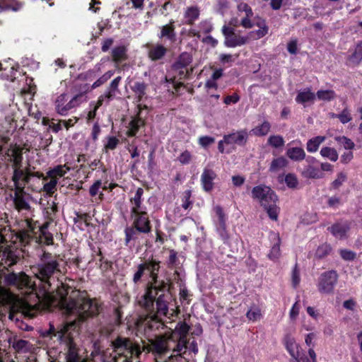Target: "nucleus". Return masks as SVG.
<instances>
[{
    "label": "nucleus",
    "mask_w": 362,
    "mask_h": 362,
    "mask_svg": "<svg viewBox=\"0 0 362 362\" xmlns=\"http://www.w3.org/2000/svg\"><path fill=\"white\" fill-rule=\"evenodd\" d=\"M33 270L41 284L38 289L36 283L32 281L23 272L8 274L5 277L7 285L25 289L29 293H35L37 303H22V313L25 315L33 317L40 309L52 310L54 308H59L65 313H73L79 316H84V313L87 312L92 315L98 312V302L87 298L85 292L72 290L69 293V288L62 283L61 286H57L56 293L51 291V278L60 272L58 261L51 254L45 252L41 257L40 263L33 267Z\"/></svg>",
    "instance_id": "obj_1"
},
{
    "label": "nucleus",
    "mask_w": 362,
    "mask_h": 362,
    "mask_svg": "<svg viewBox=\"0 0 362 362\" xmlns=\"http://www.w3.org/2000/svg\"><path fill=\"white\" fill-rule=\"evenodd\" d=\"M159 264V262L153 259L143 264L145 265L144 275H148L151 281L141 300H139V304L148 313L144 323L150 329H158L162 325L161 317L167 315L168 300L170 299L169 294L163 293L160 288V284L157 281Z\"/></svg>",
    "instance_id": "obj_2"
},
{
    "label": "nucleus",
    "mask_w": 362,
    "mask_h": 362,
    "mask_svg": "<svg viewBox=\"0 0 362 362\" xmlns=\"http://www.w3.org/2000/svg\"><path fill=\"white\" fill-rule=\"evenodd\" d=\"M98 311H100V308L98 309ZM98 313L99 312L92 315L87 312V313H84V316H79L73 313H67L68 315H74L76 319L62 326V327L57 332H55L54 327L52 325H50L49 329L47 331L44 332L42 335L44 337L53 335L57 337L59 341L64 342L66 344L68 348L66 362H88L87 360L81 359L79 358L76 345L73 342L72 332L76 330L77 325L79 322L85 320L90 316H94Z\"/></svg>",
    "instance_id": "obj_3"
},
{
    "label": "nucleus",
    "mask_w": 362,
    "mask_h": 362,
    "mask_svg": "<svg viewBox=\"0 0 362 362\" xmlns=\"http://www.w3.org/2000/svg\"><path fill=\"white\" fill-rule=\"evenodd\" d=\"M252 197L260 203L272 220H278L280 212L276 205L278 198L270 187L263 185L256 186L252 190Z\"/></svg>",
    "instance_id": "obj_4"
},
{
    "label": "nucleus",
    "mask_w": 362,
    "mask_h": 362,
    "mask_svg": "<svg viewBox=\"0 0 362 362\" xmlns=\"http://www.w3.org/2000/svg\"><path fill=\"white\" fill-rule=\"evenodd\" d=\"M8 160L13 163V181L16 189L19 192H21L25 187V185L29 182L30 173H25L21 169L22 163V149L17 146H11L6 153Z\"/></svg>",
    "instance_id": "obj_5"
},
{
    "label": "nucleus",
    "mask_w": 362,
    "mask_h": 362,
    "mask_svg": "<svg viewBox=\"0 0 362 362\" xmlns=\"http://www.w3.org/2000/svg\"><path fill=\"white\" fill-rule=\"evenodd\" d=\"M112 346L114 362H132L134 357L139 358L141 354L139 346L126 338L118 337L112 342Z\"/></svg>",
    "instance_id": "obj_6"
},
{
    "label": "nucleus",
    "mask_w": 362,
    "mask_h": 362,
    "mask_svg": "<svg viewBox=\"0 0 362 362\" xmlns=\"http://www.w3.org/2000/svg\"><path fill=\"white\" fill-rule=\"evenodd\" d=\"M86 101L87 96L84 93H78L73 97L67 93H62L54 100L55 110L58 114L66 116L72 109Z\"/></svg>",
    "instance_id": "obj_7"
},
{
    "label": "nucleus",
    "mask_w": 362,
    "mask_h": 362,
    "mask_svg": "<svg viewBox=\"0 0 362 362\" xmlns=\"http://www.w3.org/2000/svg\"><path fill=\"white\" fill-rule=\"evenodd\" d=\"M249 133L247 129H240L233 132L223 136V139L219 141L218 148L220 152H228L226 148V145H238L244 146L248 139Z\"/></svg>",
    "instance_id": "obj_8"
},
{
    "label": "nucleus",
    "mask_w": 362,
    "mask_h": 362,
    "mask_svg": "<svg viewBox=\"0 0 362 362\" xmlns=\"http://www.w3.org/2000/svg\"><path fill=\"white\" fill-rule=\"evenodd\" d=\"M222 33L225 37L224 45L227 47L242 46L249 42L247 35L243 36L236 34L234 29L229 25H223Z\"/></svg>",
    "instance_id": "obj_9"
},
{
    "label": "nucleus",
    "mask_w": 362,
    "mask_h": 362,
    "mask_svg": "<svg viewBox=\"0 0 362 362\" xmlns=\"http://www.w3.org/2000/svg\"><path fill=\"white\" fill-rule=\"evenodd\" d=\"M338 275L334 271H328L321 274L317 288L322 293H332L337 282Z\"/></svg>",
    "instance_id": "obj_10"
},
{
    "label": "nucleus",
    "mask_w": 362,
    "mask_h": 362,
    "mask_svg": "<svg viewBox=\"0 0 362 362\" xmlns=\"http://www.w3.org/2000/svg\"><path fill=\"white\" fill-rule=\"evenodd\" d=\"M238 9L240 13V16H243L240 21L237 18L232 19L230 22V25L233 26H237L239 23L245 28H251L254 24L252 23L251 18L253 16V12L251 8L245 3H240L238 6Z\"/></svg>",
    "instance_id": "obj_11"
},
{
    "label": "nucleus",
    "mask_w": 362,
    "mask_h": 362,
    "mask_svg": "<svg viewBox=\"0 0 362 362\" xmlns=\"http://www.w3.org/2000/svg\"><path fill=\"white\" fill-rule=\"evenodd\" d=\"M215 213L216 220L215 225L216 230L220 236L223 239H228V233L226 230V216L223 212L222 207L216 205L213 208Z\"/></svg>",
    "instance_id": "obj_12"
},
{
    "label": "nucleus",
    "mask_w": 362,
    "mask_h": 362,
    "mask_svg": "<svg viewBox=\"0 0 362 362\" xmlns=\"http://www.w3.org/2000/svg\"><path fill=\"white\" fill-rule=\"evenodd\" d=\"M133 218V226L140 231V233H148L151 231L150 221L147 216L146 211L144 213L131 214Z\"/></svg>",
    "instance_id": "obj_13"
},
{
    "label": "nucleus",
    "mask_w": 362,
    "mask_h": 362,
    "mask_svg": "<svg viewBox=\"0 0 362 362\" xmlns=\"http://www.w3.org/2000/svg\"><path fill=\"white\" fill-rule=\"evenodd\" d=\"M144 189L139 187L136 189L134 194L130 197V209L132 213H144L146 209L142 205V196Z\"/></svg>",
    "instance_id": "obj_14"
},
{
    "label": "nucleus",
    "mask_w": 362,
    "mask_h": 362,
    "mask_svg": "<svg viewBox=\"0 0 362 362\" xmlns=\"http://www.w3.org/2000/svg\"><path fill=\"white\" fill-rule=\"evenodd\" d=\"M150 341L151 344L148 349V351L160 355L164 354L168 349V340L165 336H158Z\"/></svg>",
    "instance_id": "obj_15"
},
{
    "label": "nucleus",
    "mask_w": 362,
    "mask_h": 362,
    "mask_svg": "<svg viewBox=\"0 0 362 362\" xmlns=\"http://www.w3.org/2000/svg\"><path fill=\"white\" fill-rule=\"evenodd\" d=\"M284 344L290 355L298 361L301 356V350L295 339L290 335H286L284 338Z\"/></svg>",
    "instance_id": "obj_16"
},
{
    "label": "nucleus",
    "mask_w": 362,
    "mask_h": 362,
    "mask_svg": "<svg viewBox=\"0 0 362 362\" xmlns=\"http://www.w3.org/2000/svg\"><path fill=\"white\" fill-rule=\"evenodd\" d=\"M216 177L215 172L211 169L205 168L201 176V182L203 189L206 192H210L214 188V180Z\"/></svg>",
    "instance_id": "obj_17"
},
{
    "label": "nucleus",
    "mask_w": 362,
    "mask_h": 362,
    "mask_svg": "<svg viewBox=\"0 0 362 362\" xmlns=\"http://www.w3.org/2000/svg\"><path fill=\"white\" fill-rule=\"evenodd\" d=\"M255 25L259 27V29L252 30L247 35L248 41L260 39L265 36L268 33V27L264 20L259 19L255 23Z\"/></svg>",
    "instance_id": "obj_18"
},
{
    "label": "nucleus",
    "mask_w": 362,
    "mask_h": 362,
    "mask_svg": "<svg viewBox=\"0 0 362 362\" xmlns=\"http://www.w3.org/2000/svg\"><path fill=\"white\" fill-rule=\"evenodd\" d=\"M137 107L139 109L138 117L132 119L129 123V129L128 130V135L130 136H135L139 129L144 124V122L139 117V115L141 114V110L143 108H146V106H142L141 104L139 103L137 105Z\"/></svg>",
    "instance_id": "obj_19"
},
{
    "label": "nucleus",
    "mask_w": 362,
    "mask_h": 362,
    "mask_svg": "<svg viewBox=\"0 0 362 362\" xmlns=\"http://www.w3.org/2000/svg\"><path fill=\"white\" fill-rule=\"evenodd\" d=\"M270 240L274 242V245L268 254V257L272 261H276L281 256L280 238L278 234L273 233L270 235Z\"/></svg>",
    "instance_id": "obj_20"
},
{
    "label": "nucleus",
    "mask_w": 362,
    "mask_h": 362,
    "mask_svg": "<svg viewBox=\"0 0 362 362\" xmlns=\"http://www.w3.org/2000/svg\"><path fill=\"white\" fill-rule=\"evenodd\" d=\"M329 230L335 238L342 239L346 236L349 226L347 223H337L329 228Z\"/></svg>",
    "instance_id": "obj_21"
},
{
    "label": "nucleus",
    "mask_w": 362,
    "mask_h": 362,
    "mask_svg": "<svg viewBox=\"0 0 362 362\" xmlns=\"http://www.w3.org/2000/svg\"><path fill=\"white\" fill-rule=\"evenodd\" d=\"M189 329V327L185 322H179L168 337V339L175 340V339L177 338L186 339Z\"/></svg>",
    "instance_id": "obj_22"
},
{
    "label": "nucleus",
    "mask_w": 362,
    "mask_h": 362,
    "mask_svg": "<svg viewBox=\"0 0 362 362\" xmlns=\"http://www.w3.org/2000/svg\"><path fill=\"white\" fill-rule=\"evenodd\" d=\"M200 14L199 8L197 6H192L187 7L184 13V21L187 24H192L198 19Z\"/></svg>",
    "instance_id": "obj_23"
},
{
    "label": "nucleus",
    "mask_w": 362,
    "mask_h": 362,
    "mask_svg": "<svg viewBox=\"0 0 362 362\" xmlns=\"http://www.w3.org/2000/svg\"><path fill=\"white\" fill-rule=\"evenodd\" d=\"M49 223L45 222L42 226H39L40 242L46 245H52L53 243L52 235L47 231Z\"/></svg>",
    "instance_id": "obj_24"
},
{
    "label": "nucleus",
    "mask_w": 362,
    "mask_h": 362,
    "mask_svg": "<svg viewBox=\"0 0 362 362\" xmlns=\"http://www.w3.org/2000/svg\"><path fill=\"white\" fill-rule=\"evenodd\" d=\"M166 51V48L162 45H153L148 49V57L153 61L160 59L165 54Z\"/></svg>",
    "instance_id": "obj_25"
},
{
    "label": "nucleus",
    "mask_w": 362,
    "mask_h": 362,
    "mask_svg": "<svg viewBox=\"0 0 362 362\" xmlns=\"http://www.w3.org/2000/svg\"><path fill=\"white\" fill-rule=\"evenodd\" d=\"M286 156L292 160L300 161L305 158V153L301 147H290L286 151Z\"/></svg>",
    "instance_id": "obj_26"
},
{
    "label": "nucleus",
    "mask_w": 362,
    "mask_h": 362,
    "mask_svg": "<svg viewBox=\"0 0 362 362\" xmlns=\"http://www.w3.org/2000/svg\"><path fill=\"white\" fill-rule=\"evenodd\" d=\"M271 129V124L267 121H264L260 124L252 128L250 134L257 136H263L267 135Z\"/></svg>",
    "instance_id": "obj_27"
},
{
    "label": "nucleus",
    "mask_w": 362,
    "mask_h": 362,
    "mask_svg": "<svg viewBox=\"0 0 362 362\" xmlns=\"http://www.w3.org/2000/svg\"><path fill=\"white\" fill-rule=\"evenodd\" d=\"M362 60V42L358 43L354 49V53L347 59V64L350 66L358 64Z\"/></svg>",
    "instance_id": "obj_28"
},
{
    "label": "nucleus",
    "mask_w": 362,
    "mask_h": 362,
    "mask_svg": "<svg viewBox=\"0 0 362 362\" xmlns=\"http://www.w3.org/2000/svg\"><path fill=\"white\" fill-rule=\"evenodd\" d=\"M315 98V95L310 89L300 91L296 98V102L300 104L313 102Z\"/></svg>",
    "instance_id": "obj_29"
},
{
    "label": "nucleus",
    "mask_w": 362,
    "mask_h": 362,
    "mask_svg": "<svg viewBox=\"0 0 362 362\" xmlns=\"http://www.w3.org/2000/svg\"><path fill=\"white\" fill-rule=\"evenodd\" d=\"M325 136H317L314 138L309 139L307 142L306 148L310 153H314L317 151L320 145L324 142Z\"/></svg>",
    "instance_id": "obj_30"
},
{
    "label": "nucleus",
    "mask_w": 362,
    "mask_h": 362,
    "mask_svg": "<svg viewBox=\"0 0 362 362\" xmlns=\"http://www.w3.org/2000/svg\"><path fill=\"white\" fill-rule=\"evenodd\" d=\"M173 22H170V24L165 25L161 27L160 34L159 35L160 38L167 37L169 40L173 42L175 39V28L173 25Z\"/></svg>",
    "instance_id": "obj_31"
},
{
    "label": "nucleus",
    "mask_w": 362,
    "mask_h": 362,
    "mask_svg": "<svg viewBox=\"0 0 362 362\" xmlns=\"http://www.w3.org/2000/svg\"><path fill=\"white\" fill-rule=\"evenodd\" d=\"M302 175L304 177L313 179H318L322 177V174L321 173L320 170L310 165H308L306 167H305L302 172Z\"/></svg>",
    "instance_id": "obj_32"
},
{
    "label": "nucleus",
    "mask_w": 362,
    "mask_h": 362,
    "mask_svg": "<svg viewBox=\"0 0 362 362\" xmlns=\"http://www.w3.org/2000/svg\"><path fill=\"white\" fill-rule=\"evenodd\" d=\"M69 170L70 168L66 166V165H59L56 166L53 169L49 170L47 174L48 177L57 179V177H61L64 176L68 171H69Z\"/></svg>",
    "instance_id": "obj_33"
},
{
    "label": "nucleus",
    "mask_w": 362,
    "mask_h": 362,
    "mask_svg": "<svg viewBox=\"0 0 362 362\" xmlns=\"http://www.w3.org/2000/svg\"><path fill=\"white\" fill-rule=\"evenodd\" d=\"M146 85L143 82H136L132 87V90L135 93L137 102L140 103L146 96Z\"/></svg>",
    "instance_id": "obj_34"
},
{
    "label": "nucleus",
    "mask_w": 362,
    "mask_h": 362,
    "mask_svg": "<svg viewBox=\"0 0 362 362\" xmlns=\"http://www.w3.org/2000/svg\"><path fill=\"white\" fill-rule=\"evenodd\" d=\"M127 49L124 46H118L112 51L113 60L115 62H122L127 58Z\"/></svg>",
    "instance_id": "obj_35"
},
{
    "label": "nucleus",
    "mask_w": 362,
    "mask_h": 362,
    "mask_svg": "<svg viewBox=\"0 0 362 362\" xmlns=\"http://www.w3.org/2000/svg\"><path fill=\"white\" fill-rule=\"evenodd\" d=\"M320 155L331 161L335 162L337 160L339 156L337 151L331 147H323L320 150Z\"/></svg>",
    "instance_id": "obj_36"
},
{
    "label": "nucleus",
    "mask_w": 362,
    "mask_h": 362,
    "mask_svg": "<svg viewBox=\"0 0 362 362\" xmlns=\"http://www.w3.org/2000/svg\"><path fill=\"white\" fill-rule=\"evenodd\" d=\"M288 160L283 156L274 159L270 165L269 170L276 172L285 168L288 165Z\"/></svg>",
    "instance_id": "obj_37"
},
{
    "label": "nucleus",
    "mask_w": 362,
    "mask_h": 362,
    "mask_svg": "<svg viewBox=\"0 0 362 362\" xmlns=\"http://www.w3.org/2000/svg\"><path fill=\"white\" fill-rule=\"evenodd\" d=\"M14 204L16 208L18 211L28 210L30 209L28 203L25 200L23 197L20 194V192L18 191V192L16 193V196L14 198Z\"/></svg>",
    "instance_id": "obj_38"
},
{
    "label": "nucleus",
    "mask_w": 362,
    "mask_h": 362,
    "mask_svg": "<svg viewBox=\"0 0 362 362\" xmlns=\"http://www.w3.org/2000/svg\"><path fill=\"white\" fill-rule=\"evenodd\" d=\"M246 316L249 320L257 321L262 318L261 310L257 306L251 307L247 312Z\"/></svg>",
    "instance_id": "obj_39"
},
{
    "label": "nucleus",
    "mask_w": 362,
    "mask_h": 362,
    "mask_svg": "<svg viewBox=\"0 0 362 362\" xmlns=\"http://www.w3.org/2000/svg\"><path fill=\"white\" fill-rule=\"evenodd\" d=\"M335 93L332 90H320L317 92L316 96L320 100L329 101L335 98Z\"/></svg>",
    "instance_id": "obj_40"
},
{
    "label": "nucleus",
    "mask_w": 362,
    "mask_h": 362,
    "mask_svg": "<svg viewBox=\"0 0 362 362\" xmlns=\"http://www.w3.org/2000/svg\"><path fill=\"white\" fill-rule=\"evenodd\" d=\"M140 231L136 228L128 227L125 229V241L128 244L131 240H136L139 237Z\"/></svg>",
    "instance_id": "obj_41"
},
{
    "label": "nucleus",
    "mask_w": 362,
    "mask_h": 362,
    "mask_svg": "<svg viewBox=\"0 0 362 362\" xmlns=\"http://www.w3.org/2000/svg\"><path fill=\"white\" fill-rule=\"evenodd\" d=\"M121 79L122 78L120 76H117L112 81L109 87V90L105 94L103 95L105 96V99H110L114 95L115 91L117 89Z\"/></svg>",
    "instance_id": "obj_42"
},
{
    "label": "nucleus",
    "mask_w": 362,
    "mask_h": 362,
    "mask_svg": "<svg viewBox=\"0 0 362 362\" xmlns=\"http://www.w3.org/2000/svg\"><path fill=\"white\" fill-rule=\"evenodd\" d=\"M268 144L274 148H281L284 145V139L281 136L272 135L268 139Z\"/></svg>",
    "instance_id": "obj_43"
},
{
    "label": "nucleus",
    "mask_w": 362,
    "mask_h": 362,
    "mask_svg": "<svg viewBox=\"0 0 362 362\" xmlns=\"http://www.w3.org/2000/svg\"><path fill=\"white\" fill-rule=\"evenodd\" d=\"M10 250L8 245L2 234H0V257L1 259L9 256Z\"/></svg>",
    "instance_id": "obj_44"
},
{
    "label": "nucleus",
    "mask_w": 362,
    "mask_h": 362,
    "mask_svg": "<svg viewBox=\"0 0 362 362\" xmlns=\"http://www.w3.org/2000/svg\"><path fill=\"white\" fill-rule=\"evenodd\" d=\"M335 140L338 142V144L342 146L345 149L351 150L354 148V143L349 138L343 136H337L335 137Z\"/></svg>",
    "instance_id": "obj_45"
},
{
    "label": "nucleus",
    "mask_w": 362,
    "mask_h": 362,
    "mask_svg": "<svg viewBox=\"0 0 362 362\" xmlns=\"http://www.w3.org/2000/svg\"><path fill=\"white\" fill-rule=\"evenodd\" d=\"M193 156L187 150L182 151L177 157V160L182 165H187L192 160Z\"/></svg>",
    "instance_id": "obj_46"
},
{
    "label": "nucleus",
    "mask_w": 362,
    "mask_h": 362,
    "mask_svg": "<svg viewBox=\"0 0 362 362\" xmlns=\"http://www.w3.org/2000/svg\"><path fill=\"white\" fill-rule=\"evenodd\" d=\"M114 74V71H108L95 81L92 86L93 88L99 87L109 80Z\"/></svg>",
    "instance_id": "obj_47"
},
{
    "label": "nucleus",
    "mask_w": 362,
    "mask_h": 362,
    "mask_svg": "<svg viewBox=\"0 0 362 362\" xmlns=\"http://www.w3.org/2000/svg\"><path fill=\"white\" fill-rule=\"evenodd\" d=\"M337 117L342 124H346L352 119L351 114L348 108H344Z\"/></svg>",
    "instance_id": "obj_48"
},
{
    "label": "nucleus",
    "mask_w": 362,
    "mask_h": 362,
    "mask_svg": "<svg viewBox=\"0 0 362 362\" xmlns=\"http://www.w3.org/2000/svg\"><path fill=\"white\" fill-rule=\"evenodd\" d=\"M347 175L344 172H340L337 174L336 179L332 182V187L334 189L339 188L344 182H346Z\"/></svg>",
    "instance_id": "obj_49"
},
{
    "label": "nucleus",
    "mask_w": 362,
    "mask_h": 362,
    "mask_svg": "<svg viewBox=\"0 0 362 362\" xmlns=\"http://www.w3.org/2000/svg\"><path fill=\"white\" fill-rule=\"evenodd\" d=\"M13 347L17 351L25 352L28 349V342L23 339H19L13 343Z\"/></svg>",
    "instance_id": "obj_50"
},
{
    "label": "nucleus",
    "mask_w": 362,
    "mask_h": 362,
    "mask_svg": "<svg viewBox=\"0 0 362 362\" xmlns=\"http://www.w3.org/2000/svg\"><path fill=\"white\" fill-rule=\"evenodd\" d=\"M191 55L187 52H184L182 54H180L177 63L180 67H185L189 65L191 63Z\"/></svg>",
    "instance_id": "obj_51"
},
{
    "label": "nucleus",
    "mask_w": 362,
    "mask_h": 362,
    "mask_svg": "<svg viewBox=\"0 0 362 362\" xmlns=\"http://www.w3.org/2000/svg\"><path fill=\"white\" fill-rule=\"evenodd\" d=\"M285 182L289 188H296L298 184L297 177L292 173H288L285 176Z\"/></svg>",
    "instance_id": "obj_52"
},
{
    "label": "nucleus",
    "mask_w": 362,
    "mask_h": 362,
    "mask_svg": "<svg viewBox=\"0 0 362 362\" xmlns=\"http://www.w3.org/2000/svg\"><path fill=\"white\" fill-rule=\"evenodd\" d=\"M300 281V272L297 267V264L295 265L292 274H291V282L294 288L297 287Z\"/></svg>",
    "instance_id": "obj_53"
},
{
    "label": "nucleus",
    "mask_w": 362,
    "mask_h": 362,
    "mask_svg": "<svg viewBox=\"0 0 362 362\" xmlns=\"http://www.w3.org/2000/svg\"><path fill=\"white\" fill-rule=\"evenodd\" d=\"M104 100H105L104 95H100L99 97V98L97 101V103L95 105L93 109L92 110L89 111V112L88 114V119H89V120L93 119L95 117L96 111L98 109V107L103 105Z\"/></svg>",
    "instance_id": "obj_54"
},
{
    "label": "nucleus",
    "mask_w": 362,
    "mask_h": 362,
    "mask_svg": "<svg viewBox=\"0 0 362 362\" xmlns=\"http://www.w3.org/2000/svg\"><path fill=\"white\" fill-rule=\"evenodd\" d=\"M119 144V139L115 136H109L107 138V143L105 144L106 150L115 149Z\"/></svg>",
    "instance_id": "obj_55"
},
{
    "label": "nucleus",
    "mask_w": 362,
    "mask_h": 362,
    "mask_svg": "<svg viewBox=\"0 0 362 362\" xmlns=\"http://www.w3.org/2000/svg\"><path fill=\"white\" fill-rule=\"evenodd\" d=\"M57 185V180L51 178V180L49 182L44 185L43 189L47 193L52 194L55 190Z\"/></svg>",
    "instance_id": "obj_56"
},
{
    "label": "nucleus",
    "mask_w": 362,
    "mask_h": 362,
    "mask_svg": "<svg viewBox=\"0 0 362 362\" xmlns=\"http://www.w3.org/2000/svg\"><path fill=\"white\" fill-rule=\"evenodd\" d=\"M238 57V54L233 56L232 54H221L219 56V59L223 64H226L233 62Z\"/></svg>",
    "instance_id": "obj_57"
},
{
    "label": "nucleus",
    "mask_w": 362,
    "mask_h": 362,
    "mask_svg": "<svg viewBox=\"0 0 362 362\" xmlns=\"http://www.w3.org/2000/svg\"><path fill=\"white\" fill-rule=\"evenodd\" d=\"M287 50L291 54H296L298 52V40L292 39L287 44Z\"/></svg>",
    "instance_id": "obj_58"
},
{
    "label": "nucleus",
    "mask_w": 362,
    "mask_h": 362,
    "mask_svg": "<svg viewBox=\"0 0 362 362\" xmlns=\"http://www.w3.org/2000/svg\"><path fill=\"white\" fill-rule=\"evenodd\" d=\"M144 274H145V265H143V264H141L139 265L138 269L134 275V277H133L134 282L135 284H136L138 281H139L141 278L144 275Z\"/></svg>",
    "instance_id": "obj_59"
},
{
    "label": "nucleus",
    "mask_w": 362,
    "mask_h": 362,
    "mask_svg": "<svg viewBox=\"0 0 362 362\" xmlns=\"http://www.w3.org/2000/svg\"><path fill=\"white\" fill-rule=\"evenodd\" d=\"M22 5L21 4H16V6H13L11 4H4V1H0V10L4 11V10H12L14 11H18L21 8Z\"/></svg>",
    "instance_id": "obj_60"
},
{
    "label": "nucleus",
    "mask_w": 362,
    "mask_h": 362,
    "mask_svg": "<svg viewBox=\"0 0 362 362\" xmlns=\"http://www.w3.org/2000/svg\"><path fill=\"white\" fill-rule=\"evenodd\" d=\"M214 142V139L211 136H202L199 139V144L204 148L207 147Z\"/></svg>",
    "instance_id": "obj_61"
},
{
    "label": "nucleus",
    "mask_w": 362,
    "mask_h": 362,
    "mask_svg": "<svg viewBox=\"0 0 362 362\" xmlns=\"http://www.w3.org/2000/svg\"><path fill=\"white\" fill-rule=\"evenodd\" d=\"M340 255L345 260H352L356 257V254L349 250H341Z\"/></svg>",
    "instance_id": "obj_62"
},
{
    "label": "nucleus",
    "mask_w": 362,
    "mask_h": 362,
    "mask_svg": "<svg viewBox=\"0 0 362 362\" xmlns=\"http://www.w3.org/2000/svg\"><path fill=\"white\" fill-rule=\"evenodd\" d=\"M199 28L204 33H210L213 29L212 24L208 21L201 22L199 24Z\"/></svg>",
    "instance_id": "obj_63"
},
{
    "label": "nucleus",
    "mask_w": 362,
    "mask_h": 362,
    "mask_svg": "<svg viewBox=\"0 0 362 362\" xmlns=\"http://www.w3.org/2000/svg\"><path fill=\"white\" fill-rule=\"evenodd\" d=\"M102 182L100 180L96 181L90 187V194L92 197L98 194L99 189L101 188Z\"/></svg>",
    "instance_id": "obj_64"
}]
</instances>
